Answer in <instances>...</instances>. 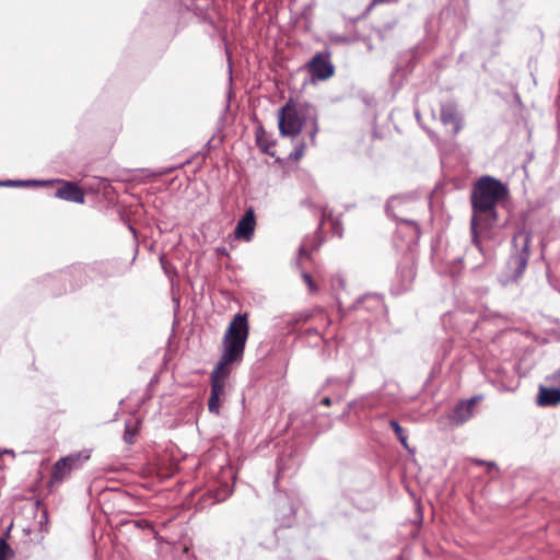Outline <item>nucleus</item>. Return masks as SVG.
I'll return each mask as SVG.
<instances>
[{
  "mask_svg": "<svg viewBox=\"0 0 560 560\" xmlns=\"http://www.w3.org/2000/svg\"><path fill=\"white\" fill-rule=\"evenodd\" d=\"M320 404L325 407H330L331 406V399L329 397H324L322 400H320Z\"/></svg>",
  "mask_w": 560,
  "mask_h": 560,
  "instance_id": "24",
  "label": "nucleus"
},
{
  "mask_svg": "<svg viewBox=\"0 0 560 560\" xmlns=\"http://www.w3.org/2000/svg\"><path fill=\"white\" fill-rule=\"evenodd\" d=\"M509 190L499 179L480 177L472 186L470 231L472 243L479 246V235L490 231L498 222L497 205L506 198Z\"/></svg>",
  "mask_w": 560,
  "mask_h": 560,
  "instance_id": "2",
  "label": "nucleus"
},
{
  "mask_svg": "<svg viewBox=\"0 0 560 560\" xmlns=\"http://www.w3.org/2000/svg\"><path fill=\"white\" fill-rule=\"evenodd\" d=\"M60 183L61 187L58 188L55 194L57 198L75 203H84V190L77 183L66 180H61Z\"/></svg>",
  "mask_w": 560,
  "mask_h": 560,
  "instance_id": "8",
  "label": "nucleus"
},
{
  "mask_svg": "<svg viewBox=\"0 0 560 560\" xmlns=\"http://www.w3.org/2000/svg\"><path fill=\"white\" fill-rule=\"evenodd\" d=\"M315 314H320V315L324 316L325 328H327V327H329L331 325V318L328 315L325 314L324 308L323 307H315L312 311H304V312H301V313H298V314L293 315L292 318L288 323V327L290 328V330H293L295 325H298L300 323H306Z\"/></svg>",
  "mask_w": 560,
  "mask_h": 560,
  "instance_id": "10",
  "label": "nucleus"
},
{
  "mask_svg": "<svg viewBox=\"0 0 560 560\" xmlns=\"http://www.w3.org/2000/svg\"><path fill=\"white\" fill-rule=\"evenodd\" d=\"M477 402V398H471L467 401H460L454 410L455 419L457 422L463 423L467 421L474 412L475 405Z\"/></svg>",
  "mask_w": 560,
  "mask_h": 560,
  "instance_id": "12",
  "label": "nucleus"
},
{
  "mask_svg": "<svg viewBox=\"0 0 560 560\" xmlns=\"http://www.w3.org/2000/svg\"><path fill=\"white\" fill-rule=\"evenodd\" d=\"M440 118L443 125L453 126L454 133H458L463 128L462 118L458 113L457 106L452 102L442 104L440 110Z\"/></svg>",
  "mask_w": 560,
  "mask_h": 560,
  "instance_id": "9",
  "label": "nucleus"
},
{
  "mask_svg": "<svg viewBox=\"0 0 560 560\" xmlns=\"http://www.w3.org/2000/svg\"><path fill=\"white\" fill-rule=\"evenodd\" d=\"M301 277H302L303 282H304V284L307 287L308 292H310L311 294H315V293H317V292H318V290H319V289H318V285H317V283L313 280V278H312V276H311L310 273H307V272H304V271H303V272H302V275H301Z\"/></svg>",
  "mask_w": 560,
  "mask_h": 560,
  "instance_id": "15",
  "label": "nucleus"
},
{
  "mask_svg": "<svg viewBox=\"0 0 560 560\" xmlns=\"http://www.w3.org/2000/svg\"><path fill=\"white\" fill-rule=\"evenodd\" d=\"M331 288L334 290H345L346 289V280L340 275L334 276L331 278Z\"/></svg>",
  "mask_w": 560,
  "mask_h": 560,
  "instance_id": "17",
  "label": "nucleus"
},
{
  "mask_svg": "<svg viewBox=\"0 0 560 560\" xmlns=\"http://www.w3.org/2000/svg\"><path fill=\"white\" fill-rule=\"evenodd\" d=\"M326 222L330 224L331 232L337 237H342L343 226L338 217H335L332 212L328 209H324L320 219V225H324Z\"/></svg>",
  "mask_w": 560,
  "mask_h": 560,
  "instance_id": "13",
  "label": "nucleus"
},
{
  "mask_svg": "<svg viewBox=\"0 0 560 560\" xmlns=\"http://www.w3.org/2000/svg\"><path fill=\"white\" fill-rule=\"evenodd\" d=\"M471 462H472L475 465H478V466H487L489 469H491V468H494V467H495V464H494L493 462H486V460L477 459V458L471 459Z\"/></svg>",
  "mask_w": 560,
  "mask_h": 560,
  "instance_id": "19",
  "label": "nucleus"
},
{
  "mask_svg": "<svg viewBox=\"0 0 560 560\" xmlns=\"http://www.w3.org/2000/svg\"><path fill=\"white\" fill-rule=\"evenodd\" d=\"M89 458L90 455L83 452L72 453L59 458L51 468L48 481L49 490L58 488L67 478L70 477L73 470L81 468Z\"/></svg>",
  "mask_w": 560,
  "mask_h": 560,
  "instance_id": "3",
  "label": "nucleus"
},
{
  "mask_svg": "<svg viewBox=\"0 0 560 560\" xmlns=\"http://www.w3.org/2000/svg\"><path fill=\"white\" fill-rule=\"evenodd\" d=\"M14 552L4 538H0V560H12Z\"/></svg>",
  "mask_w": 560,
  "mask_h": 560,
  "instance_id": "14",
  "label": "nucleus"
},
{
  "mask_svg": "<svg viewBox=\"0 0 560 560\" xmlns=\"http://www.w3.org/2000/svg\"><path fill=\"white\" fill-rule=\"evenodd\" d=\"M537 402L539 406H557L560 404V389L555 387H539V393L537 397Z\"/></svg>",
  "mask_w": 560,
  "mask_h": 560,
  "instance_id": "11",
  "label": "nucleus"
},
{
  "mask_svg": "<svg viewBox=\"0 0 560 560\" xmlns=\"http://www.w3.org/2000/svg\"><path fill=\"white\" fill-rule=\"evenodd\" d=\"M399 442L401 443V445L405 447V448H409L408 446V436L405 434L400 438H398Z\"/></svg>",
  "mask_w": 560,
  "mask_h": 560,
  "instance_id": "23",
  "label": "nucleus"
},
{
  "mask_svg": "<svg viewBox=\"0 0 560 560\" xmlns=\"http://www.w3.org/2000/svg\"><path fill=\"white\" fill-rule=\"evenodd\" d=\"M278 125L282 136H298L303 128L304 118L298 103L290 98L278 112Z\"/></svg>",
  "mask_w": 560,
  "mask_h": 560,
  "instance_id": "5",
  "label": "nucleus"
},
{
  "mask_svg": "<svg viewBox=\"0 0 560 560\" xmlns=\"http://www.w3.org/2000/svg\"><path fill=\"white\" fill-rule=\"evenodd\" d=\"M136 434H137V429L131 423H126L125 433H124L125 442L128 444H132Z\"/></svg>",
  "mask_w": 560,
  "mask_h": 560,
  "instance_id": "16",
  "label": "nucleus"
},
{
  "mask_svg": "<svg viewBox=\"0 0 560 560\" xmlns=\"http://www.w3.org/2000/svg\"><path fill=\"white\" fill-rule=\"evenodd\" d=\"M389 425L393 429V431L395 432L397 439L405 435V430L396 420H390Z\"/></svg>",
  "mask_w": 560,
  "mask_h": 560,
  "instance_id": "18",
  "label": "nucleus"
},
{
  "mask_svg": "<svg viewBox=\"0 0 560 560\" xmlns=\"http://www.w3.org/2000/svg\"><path fill=\"white\" fill-rule=\"evenodd\" d=\"M532 236L525 231H520L513 237V246L518 249L509 260V266L513 270L511 279L517 281L525 272L530 256L529 245Z\"/></svg>",
  "mask_w": 560,
  "mask_h": 560,
  "instance_id": "4",
  "label": "nucleus"
},
{
  "mask_svg": "<svg viewBox=\"0 0 560 560\" xmlns=\"http://www.w3.org/2000/svg\"><path fill=\"white\" fill-rule=\"evenodd\" d=\"M135 523H136L137 527H139V528L151 527V524L147 520H138Z\"/></svg>",
  "mask_w": 560,
  "mask_h": 560,
  "instance_id": "21",
  "label": "nucleus"
},
{
  "mask_svg": "<svg viewBox=\"0 0 560 560\" xmlns=\"http://www.w3.org/2000/svg\"><path fill=\"white\" fill-rule=\"evenodd\" d=\"M248 336V314L238 313L232 318L224 332L222 354L210 375L208 409L215 416L220 415L221 405L226 399V382L231 374L230 365L243 360Z\"/></svg>",
  "mask_w": 560,
  "mask_h": 560,
  "instance_id": "1",
  "label": "nucleus"
},
{
  "mask_svg": "<svg viewBox=\"0 0 560 560\" xmlns=\"http://www.w3.org/2000/svg\"><path fill=\"white\" fill-rule=\"evenodd\" d=\"M0 185H4V186H22L24 185L23 182H11V180H8V182H4V183H0Z\"/></svg>",
  "mask_w": 560,
  "mask_h": 560,
  "instance_id": "22",
  "label": "nucleus"
},
{
  "mask_svg": "<svg viewBox=\"0 0 560 560\" xmlns=\"http://www.w3.org/2000/svg\"><path fill=\"white\" fill-rule=\"evenodd\" d=\"M256 215L253 207L246 209L244 215L238 220L234 234L237 240L250 242L256 229Z\"/></svg>",
  "mask_w": 560,
  "mask_h": 560,
  "instance_id": "7",
  "label": "nucleus"
},
{
  "mask_svg": "<svg viewBox=\"0 0 560 560\" xmlns=\"http://www.w3.org/2000/svg\"><path fill=\"white\" fill-rule=\"evenodd\" d=\"M306 67L312 78L320 81L329 79L335 72L329 54L317 52Z\"/></svg>",
  "mask_w": 560,
  "mask_h": 560,
  "instance_id": "6",
  "label": "nucleus"
},
{
  "mask_svg": "<svg viewBox=\"0 0 560 560\" xmlns=\"http://www.w3.org/2000/svg\"><path fill=\"white\" fill-rule=\"evenodd\" d=\"M547 381L560 385V368L547 377Z\"/></svg>",
  "mask_w": 560,
  "mask_h": 560,
  "instance_id": "20",
  "label": "nucleus"
}]
</instances>
